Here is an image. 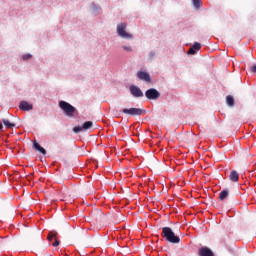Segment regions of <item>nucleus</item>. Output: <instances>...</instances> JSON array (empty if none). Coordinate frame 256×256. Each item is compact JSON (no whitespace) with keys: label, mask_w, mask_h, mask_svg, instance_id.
I'll list each match as a JSON object with an SVG mask.
<instances>
[{"label":"nucleus","mask_w":256,"mask_h":256,"mask_svg":"<svg viewBox=\"0 0 256 256\" xmlns=\"http://www.w3.org/2000/svg\"><path fill=\"white\" fill-rule=\"evenodd\" d=\"M197 53V50L193 49L192 47H190V49L188 50V55H195Z\"/></svg>","instance_id":"23"},{"label":"nucleus","mask_w":256,"mask_h":256,"mask_svg":"<svg viewBox=\"0 0 256 256\" xmlns=\"http://www.w3.org/2000/svg\"><path fill=\"white\" fill-rule=\"evenodd\" d=\"M162 237L168 241V243H181V238L179 236L175 235V232H173V229L171 227H163L162 228Z\"/></svg>","instance_id":"1"},{"label":"nucleus","mask_w":256,"mask_h":256,"mask_svg":"<svg viewBox=\"0 0 256 256\" xmlns=\"http://www.w3.org/2000/svg\"><path fill=\"white\" fill-rule=\"evenodd\" d=\"M192 3L195 9H199V7H201V0H192Z\"/></svg>","instance_id":"20"},{"label":"nucleus","mask_w":256,"mask_h":256,"mask_svg":"<svg viewBox=\"0 0 256 256\" xmlns=\"http://www.w3.org/2000/svg\"><path fill=\"white\" fill-rule=\"evenodd\" d=\"M229 179L233 183H237V181H239V173H237V171H235V170L231 171Z\"/></svg>","instance_id":"13"},{"label":"nucleus","mask_w":256,"mask_h":256,"mask_svg":"<svg viewBox=\"0 0 256 256\" xmlns=\"http://www.w3.org/2000/svg\"><path fill=\"white\" fill-rule=\"evenodd\" d=\"M2 123H3L4 127H6V129H13V127H16L15 123H11L7 119H2Z\"/></svg>","instance_id":"16"},{"label":"nucleus","mask_w":256,"mask_h":256,"mask_svg":"<svg viewBox=\"0 0 256 256\" xmlns=\"http://www.w3.org/2000/svg\"><path fill=\"white\" fill-rule=\"evenodd\" d=\"M93 127V121H86L82 124V126H75L73 128V133H81L83 131H87Z\"/></svg>","instance_id":"7"},{"label":"nucleus","mask_w":256,"mask_h":256,"mask_svg":"<svg viewBox=\"0 0 256 256\" xmlns=\"http://www.w3.org/2000/svg\"><path fill=\"white\" fill-rule=\"evenodd\" d=\"M31 57H33V55H31V54H24L22 56V59H23V61H28V59H31Z\"/></svg>","instance_id":"22"},{"label":"nucleus","mask_w":256,"mask_h":256,"mask_svg":"<svg viewBox=\"0 0 256 256\" xmlns=\"http://www.w3.org/2000/svg\"><path fill=\"white\" fill-rule=\"evenodd\" d=\"M20 111H33V104H30L29 102L22 100L19 104Z\"/></svg>","instance_id":"9"},{"label":"nucleus","mask_w":256,"mask_h":256,"mask_svg":"<svg viewBox=\"0 0 256 256\" xmlns=\"http://www.w3.org/2000/svg\"><path fill=\"white\" fill-rule=\"evenodd\" d=\"M91 9L93 15H99V13H101V6L95 4L94 2L91 3Z\"/></svg>","instance_id":"12"},{"label":"nucleus","mask_w":256,"mask_h":256,"mask_svg":"<svg viewBox=\"0 0 256 256\" xmlns=\"http://www.w3.org/2000/svg\"><path fill=\"white\" fill-rule=\"evenodd\" d=\"M129 91L130 95H132V97L135 99H141V97H144L143 90H141V88L135 84L129 86Z\"/></svg>","instance_id":"5"},{"label":"nucleus","mask_w":256,"mask_h":256,"mask_svg":"<svg viewBox=\"0 0 256 256\" xmlns=\"http://www.w3.org/2000/svg\"><path fill=\"white\" fill-rule=\"evenodd\" d=\"M33 149H35V151H38L42 155H47V150H45V148H43L42 145L39 144V142L37 141L33 142Z\"/></svg>","instance_id":"11"},{"label":"nucleus","mask_w":256,"mask_h":256,"mask_svg":"<svg viewBox=\"0 0 256 256\" xmlns=\"http://www.w3.org/2000/svg\"><path fill=\"white\" fill-rule=\"evenodd\" d=\"M3 129V124H0V131Z\"/></svg>","instance_id":"26"},{"label":"nucleus","mask_w":256,"mask_h":256,"mask_svg":"<svg viewBox=\"0 0 256 256\" xmlns=\"http://www.w3.org/2000/svg\"><path fill=\"white\" fill-rule=\"evenodd\" d=\"M226 105H228V107H235V98L231 95L226 96Z\"/></svg>","instance_id":"15"},{"label":"nucleus","mask_w":256,"mask_h":256,"mask_svg":"<svg viewBox=\"0 0 256 256\" xmlns=\"http://www.w3.org/2000/svg\"><path fill=\"white\" fill-rule=\"evenodd\" d=\"M191 48L196 51H199L201 49V43L195 42Z\"/></svg>","instance_id":"21"},{"label":"nucleus","mask_w":256,"mask_h":256,"mask_svg":"<svg viewBox=\"0 0 256 256\" xmlns=\"http://www.w3.org/2000/svg\"><path fill=\"white\" fill-rule=\"evenodd\" d=\"M252 73H256V65H253L251 68Z\"/></svg>","instance_id":"25"},{"label":"nucleus","mask_w":256,"mask_h":256,"mask_svg":"<svg viewBox=\"0 0 256 256\" xmlns=\"http://www.w3.org/2000/svg\"><path fill=\"white\" fill-rule=\"evenodd\" d=\"M116 33L120 39H128L129 41H133V34L127 32V23L122 22L118 23L116 26Z\"/></svg>","instance_id":"2"},{"label":"nucleus","mask_w":256,"mask_h":256,"mask_svg":"<svg viewBox=\"0 0 256 256\" xmlns=\"http://www.w3.org/2000/svg\"><path fill=\"white\" fill-rule=\"evenodd\" d=\"M145 97L149 101H157V99L161 97V92H159V90L156 88H150L145 91Z\"/></svg>","instance_id":"4"},{"label":"nucleus","mask_w":256,"mask_h":256,"mask_svg":"<svg viewBox=\"0 0 256 256\" xmlns=\"http://www.w3.org/2000/svg\"><path fill=\"white\" fill-rule=\"evenodd\" d=\"M155 57H157V52H155V50H152L148 53V60L149 61H153V59H155Z\"/></svg>","instance_id":"18"},{"label":"nucleus","mask_w":256,"mask_h":256,"mask_svg":"<svg viewBox=\"0 0 256 256\" xmlns=\"http://www.w3.org/2000/svg\"><path fill=\"white\" fill-rule=\"evenodd\" d=\"M59 107L62 109L64 115L66 117L73 118L75 117V113H77V108H75L73 105H71L69 102L61 100L59 101Z\"/></svg>","instance_id":"3"},{"label":"nucleus","mask_w":256,"mask_h":256,"mask_svg":"<svg viewBox=\"0 0 256 256\" xmlns=\"http://www.w3.org/2000/svg\"><path fill=\"white\" fill-rule=\"evenodd\" d=\"M213 250L209 247H202L199 249V256H214Z\"/></svg>","instance_id":"10"},{"label":"nucleus","mask_w":256,"mask_h":256,"mask_svg":"<svg viewBox=\"0 0 256 256\" xmlns=\"http://www.w3.org/2000/svg\"><path fill=\"white\" fill-rule=\"evenodd\" d=\"M229 197V189H224L219 193V199L220 201H225Z\"/></svg>","instance_id":"14"},{"label":"nucleus","mask_w":256,"mask_h":256,"mask_svg":"<svg viewBox=\"0 0 256 256\" xmlns=\"http://www.w3.org/2000/svg\"><path fill=\"white\" fill-rule=\"evenodd\" d=\"M136 76L140 81H145V83H151V75L147 71H138Z\"/></svg>","instance_id":"8"},{"label":"nucleus","mask_w":256,"mask_h":256,"mask_svg":"<svg viewBox=\"0 0 256 256\" xmlns=\"http://www.w3.org/2000/svg\"><path fill=\"white\" fill-rule=\"evenodd\" d=\"M59 245H60V242L57 239H55L54 243H52L53 247H59Z\"/></svg>","instance_id":"24"},{"label":"nucleus","mask_w":256,"mask_h":256,"mask_svg":"<svg viewBox=\"0 0 256 256\" xmlns=\"http://www.w3.org/2000/svg\"><path fill=\"white\" fill-rule=\"evenodd\" d=\"M57 235H58L57 231L55 230L50 231L47 237L48 241H53V239H57Z\"/></svg>","instance_id":"17"},{"label":"nucleus","mask_w":256,"mask_h":256,"mask_svg":"<svg viewBox=\"0 0 256 256\" xmlns=\"http://www.w3.org/2000/svg\"><path fill=\"white\" fill-rule=\"evenodd\" d=\"M122 49H123V51H126V53H133V47L132 46L123 45Z\"/></svg>","instance_id":"19"},{"label":"nucleus","mask_w":256,"mask_h":256,"mask_svg":"<svg viewBox=\"0 0 256 256\" xmlns=\"http://www.w3.org/2000/svg\"><path fill=\"white\" fill-rule=\"evenodd\" d=\"M122 113H124V115H131L132 117H136L139 115H143V113H145V110L141 108H124L122 110Z\"/></svg>","instance_id":"6"}]
</instances>
